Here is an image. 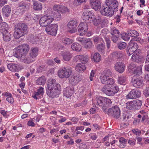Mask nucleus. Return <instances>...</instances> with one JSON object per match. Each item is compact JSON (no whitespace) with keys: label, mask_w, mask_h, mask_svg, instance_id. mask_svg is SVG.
I'll list each match as a JSON object with an SVG mask.
<instances>
[{"label":"nucleus","mask_w":149,"mask_h":149,"mask_svg":"<svg viewBox=\"0 0 149 149\" xmlns=\"http://www.w3.org/2000/svg\"><path fill=\"white\" fill-rule=\"evenodd\" d=\"M132 131L136 135H137L138 136H139L141 134V131L138 130V129L136 130L133 129L132 130Z\"/></svg>","instance_id":"obj_58"},{"label":"nucleus","mask_w":149,"mask_h":149,"mask_svg":"<svg viewBox=\"0 0 149 149\" xmlns=\"http://www.w3.org/2000/svg\"><path fill=\"white\" fill-rule=\"evenodd\" d=\"M93 22L94 24L97 26L101 22H102V20L101 19H96L95 17V19L93 20H91Z\"/></svg>","instance_id":"obj_53"},{"label":"nucleus","mask_w":149,"mask_h":149,"mask_svg":"<svg viewBox=\"0 0 149 149\" xmlns=\"http://www.w3.org/2000/svg\"><path fill=\"white\" fill-rule=\"evenodd\" d=\"M75 60L76 62L79 60L82 62V64L86 63L88 60V56L85 55H79L76 56L74 57Z\"/></svg>","instance_id":"obj_22"},{"label":"nucleus","mask_w":149,"mask_h":149,"mask_svg":"<svg viewBox=\"0 0 149 149\" xmlns=\"http://www.w3.org/2000/svg\"><path fill=\"white\" fill-rule=\"evenodd\" d=\"M118 48L120 50L124 49L127 46L126 43L124 42H120L117 44Z\"/></svg>","instance_id":"obj_50"},{"label":"nucleus","mask_w":149,"mask_h":149,"mask_svg":"<svg viewBox=\"0 0 149 149\" xmlns=\"http://www.w3.org/2000/svg\"><path fill=\"white\" fill-rule=\"evenodd\" d=\"M6 100L10 103H13V99L12 96L8 97L6 98Z\"/></svg>","instance_id":"obj_63"},{"label":"nucleus","mask_w":149,"mask_h":149,"mask_svg":"<svg viewBox=\"0 0 149 149\" xmlns=\"http://www.w3.org/2000/svg\"><path fill=\"white\" fill-rule=\"evenodd\" d=\"M141 94V92L139 91L132 90L126 95V98L127 99H136L139 97Z\"/></svg>","instance_id":"obj_17"},{"label":"nucleus","mask_w":149,"mask_h":149,"mask_svg":"<svg viewBox=\"0 0 149 149\" xmlns=\"http://www.w3.org/2000/svg\"><path fill=\"white\" fill-rule=\"evenodd\" d=\"M35 60L33 58H32V57L31 56H26L22 60V61L26 63H30L32 62Z\"/></svg>","instance_id":"obj_42"},{"label":"nucleus","mask_w":149,"mask_h":149,"mask_svg":"<svg viewBox=\"0 0 149 149\" xmlns=\"http://www.w3.org/2000/svg\"><path fill=\"white\" fill-rule=\"evenodd\" d=\"M38 50L37 48H32L29 53V56L35 60L36 57L38 54Z\"/></svg>","instance_id":"obj_30"},{"label":"nucleus","mask_w":149,"mask_h":149,"mask_svg":"<svg viewBox=\"0 0 149 149\" xmlns=\"http://www.w3.org/2000/svg\"><path fill=\"white\" fill-rule=\"evenodd\" d=\"M93 58L95 62H98L101 60V56L98 53H96L94 54Z\"/></svg>","instance_id":"obj_49"},{"label":"nucleus","mask_w":149,"mask_h":149,"mask_svg":"<svg viewBox=\"0 0 149 149\" xmlns=\"http://www.w3.org/2000/svg\"><path fill=\"white\" fill-rule=\"evenodd\" d=\"M120 17L121 16L119 15H117L114 17V19H116V22L118 23L120 22Z\"/></svg>","instance_id":"obj_62"},{"label":"nucleus","mask_w":149,"mask_h":149,"mask_svg":"<svg viewBox=\"0 0 149 149\" xmlns=\"http://www.w3.org/2000/svg\"><path fill=\"white\" fill-rule=\"evenodd\" d=\"M50 13V16L52 15L53 21L55 19L57 21L60 20L61 18V16L60 13L57 10H55V12H51Z\"/></svg>","instance_id":"obj_29"},{"label":"nucleus","mask_w":149,"mask_h":149,"mask_svg":"<svg viewBox=\"0 0 149 149\" xmlns=\"http://www.w3.org/2000/svg\"><path fill=\"white\" fill-rule=\"evenodd\" d=\"M43 92V88L42 87H40L37 90V91L34 93L32 97L35 99H38L40 98V95H42Z\"/></svg>","instance_id":"obj_25"},{"label":"nucleus","mask_w":149,"mask_h":149,"mask_svg":"<svg viewBox=\"0 0 149 149\" xmlns=\"http://www.w3.org/2000/svg\"><path fill=\"white\" fill-rule=\"evenodd\" d=\"M7 3V0H0V6H2Z\"/></svg>","instance_id":"obj_64"},{"label":"nucleus","mask_w":149,"mask_h":149,"mask_svg":"<svg viewBox=\"0 0 149 149\" xmlns=\"http://www.w3.org/2000/svg\"><path fill=\"white\" fill-rule=\"evenodd\" d=\"M77 25V21L75 20H71L68 22L67 26L69 29H76Z\"/></svg>","instance_id":"obj_32"},{"label":"nucleus","mask_w":149,"mask_h":149,"mask_svg":"<svg viewBox=\"0 0 149 149\" xmlns=\"http://www.w3.org/2000/svg\"><path fill=\"white\" fill-rule=\"evenodd\" d=\"M47 89L46 91L47 95L50 97H57L61 93V86L56 82L54 79H49L47 82Z\"/></svg>","instance_id":"obj_1"},{"label":"nucleus","mask_w":149,"mask_h":149,"mask_svg":"<svg viewBox=\"0 0 149 149\" xmlns=\"http://www.w3.org/2000/svg\"><path fill=\"white\" fill-rule=\"evenodd\" d=\"M58 25L56 24H52L46 27L45 31L48 34L55 36L58 30Z\"/></svg>","instance_id":"obj_13"},{"label":"nucleus","mask_w":149,"mask_h":149,"mask_svg":"<svg viewBox=\"0 0 149 149\" xmlns=\"http://www.w3.org/2000/svg\"><path fill=\"white\" fill-rule=\"evenodd\" d=\"M95 101V102L96 103L97 105L100 107L103 106H109L112 103L110 99L101 96L97 97Z\"/></svg>","instance_id":"obj_8"},{"label":"nucleus","mask_w":149,"mask_h":149,"mask_svg":"<svg viewBox=\"0 0 149 149\" xmlns=\"http://www.w3.org/2000/svg\"><path fill=\"white\" fill-rule=\"evenodd\" d=\"M62 42L64 44L70 45L73 42V40L67 38H63L62 40Z\"/></svg>","instance_id":"obj_43"},{"label":"nucleus","mask_w":149,"mask_h":149,"mask_svg":"<svg viewBox=\"0 0 149 149\" xmlns=\"http://www.w3.org/2000/svg\"><path fill=\"white\" fill-rule=\"evenodd\" d=\"M120 114V109L117 106H115L108 110L107 114L116 119H118L119 117Z\"/></svg>","instance_id":"obj_12"},{"label":"nucleus","mask_w":149,"mask_h":149,"mask_svg":"<svg viewBox=\"0 0 149 149\" xmlns=\"http://www.w3.org/2000/svg\"><path fill=\"white\" fill-rule=\"evenodd\" d=\"M126 77L124 76H122L118 77V82L121 85H125L126 83Z\"/></svg>","instance_id":"obj_46"},{"label":"nucleus","mask_w":149,"mask_h":149,"mask_svg":"<svg viewBox=\"0 0 149 149\" xmlns=\"http://www.w3.org/2000/svg\"><path fill=\"white\" fill-rule=\"evenodd\" d=\"M86 0H74V3L80 5L82 3L86 2Z\"/></svg>","instance_id":"obj_56"},{"label":"nucleus","mask_w":149,"mask_h":149,"mask_svg":"<svg viewBox=\"0 0 149 149\" xmlns=\"http://www.w3.org/2000/svg\"><path fill=\"white\" fill-rule=\"evenodd\" d=\"M142 101L139 100H135L127 102L126 103V107L127 109L137 110L141 108Z\"/></svg>","instance_id":"obj_6"},{"label":"nucleus","mask_w":149,"mask_h":149,"mask_svg":"<svg viewBox=\"0 0 149 149\" xmlns=\"http://www.w3.org/2000/svg\"><path fill=\"white\" fill-rule=\"evenodd\" d=\"M28 40L32 44H35L38 40V38L37 36H34L33 35H29L28 37Z\"/></svg>","instance_id":"obj_35"},{"label":"nucleus","mask_w":149,"mask_h":149,"mask_svg":"<svg viewBox=\"0 0 149 149\" xmlns=\"http://www.w3.org/2000/svg\"><path fill=\"white\" fill-rule=\"evenodd\" d=\"M90 3L92 8L96 10H99L101 7V2L99 0H90Z\"/></svg>","instance_id":"obj_20"},{"label":"nucleus","mask_w":149,"mask_h":149,"mask_svg":"<svg viewBox=\"0 0 149 149\" xmlns=\"http://www.w3.org/2000/svg\"><path fill=\"white\" fill-rule=\"evenodd\" d=\"M112 57L114 58H119L122 57L123 54L120 51L114 52L112 54Z\"/></svg>","instance_id":"obj_45"},{"label":"nucleus","mask_w":149,"mask_h":149,"mask_svg":"<svg viewBox=\"0 0 149 149\" xmlns=\"http://www.w3.org/2000/svg\"><path fill=\"white\" fill-rule=\"evenodd\" d=\"M123 114V118L124 121H129L132 118L131 114L128 113L126 111H124Z\"/></svg>","instance_id":"obj_34"},{"label":"nucleus","mask_w":149,"mask_h":149,"mask_svg":"<svg viewBox=\"0 0 149 149\" xmlns=\"http://www.w3.org/2000/svg\"><path fill=\"white\" fill-rule=\"evenodd\" d=\"M73 91V88L72 87H66L63 90V95L67 98L69 97L72 95Z\"/></svg>","instance_id":"obj_27"},{"label":"nucleus","mask_w":149,"mask_h":149,"mask_svg":"<svg viewBox=\"0 0 149 149\" xmlns=\"http://www.w3.org/2000/svg\"><path fill=\"white\" fill-rule=\"evenodd\" d=\"M8 68L13 72H18L21 70L19 65L13 63H10L8 65Z\"/></svg>","instance_id":"obj_26"},{"label":"nucleus","mask_w":149,"mask_h":149,"mask_svg":"<svg viewBox=\"0 0 149 149\" xmlns=\"http://www.w3.org/2000/svg\"><path fill=\"white\" fill-rule=\"evenodd\" d=\"M93 40L96 43L100 42V44H101L103 42L102 38L99 37H94L93 38Z\"/></svg>","instance_id":"obj_52"},{"label":"nucleus","mask_w":149,"mask_h":149,"mask_svg":"<svg viewBox=\"0 0 149 149\" xmlns=\"http://www.w3.org/2000/svg\"><path fill=\"white\" fill-rule=\"evenodd\" d=\"M128 125L129 124L128 123H122L120 125V127L122 129L125 128L128 126Z\"/></svg>","instance_id":"obj_60"},{"label":"nucleus","mask_w":149,"mask_h":149,"mask_svg":"<svg viewBox=\"0 0 149 149\" xmlns=\"http://www.w3.org/2000/svg\"><path fill=\"white\" fill-rule=\"evenodd\" d=\"M110 33L111 39L114 43H116L122 38L125 40H128L130 39L129 33L121 34L119 30L115 28H111Z\"/></svg>","instance_id":"obj_3"},{"label":"nucleus","mask_w":149,"mask_h":149,"mask_svg":"<svg viewBox=\"0 0 149 149\" xmlns=\"http://www.w3.org/2000/svg\"><path fill=\"white\" fill-rule=\"evenodd\" d=\"M62 56L63 59L66 61H69L72 57L71 54L68 52H64Z\"/></svg>","instance_id":"obj_37"},{"label":"nucleus","mask_w":149,"mask_h":149,"mask_svg":"<svg viewBox=\"0 0 149 149\" xmlns=\"http://www.w3.org/2000/svg\"><path fill=\"white\" fill-rule=\"evenodd\" d=\"M106 7L104 6L100 11L101 13L107 16L111 17L114 12L118 10V3L116 0H108L106 3Z\"/></svg>","instance_id":"obj_2"},{"label":"nucleus","mask_w":149,"mask_h":149,"mask_svg":"<svg viewBox=\"0 0 149 149\" xmlns=\"http://www.w3.org/2000/svg\"><path fill=\"white\" fill-rule=\"evenodd\" d=\"M77 40L84 46V47L86 49L91 48L92 45V42L89 39L83 38H79Z\"/></svg>","instance_id":"obj_19"},{"label":"nucleus","mask_w":149,"mask_h":149,"mask_svg":"<svg viewBox=\"0 0 149 149\" xmlns=\"http://www.w3.org/2000/svg\"><path fill=\"white\" fill-rule=\"evenodd\" d=\"M11 10L10 7L9 5H6L3 7L2 11L4 15L8 17L10 13Z\"/></svg>","instance_id":"obj_28"},{"label":"nucleus","mask_w":149,"mask_h":149,"mask_svg":"<svg viewBox=\"0 0 149 149\" xmlns=\"http://www.w3.org/2000/svg\"><path fill=\"white\" fill-rule=\"evenodd\" d=\"M18 7L19 8L17 10V12L23 14L29 8V3L25 1H22L19 3Z\"/></svg>","instance_id":"obj_14"},{"label":"nucleus","mask_w":149,"mask_h":149,"mask_svg":"<svg viewBox=\"0 0 149 149\" xmlns=\"http://www.w3.org/2000/svg\"><path fill=\"white\" fill-rule=\"evenodd\" d=\"M128 33L131 37H137L139 35V33L137 31L135 30H130L128 31Z\"/></svg>","instance_id":"obj_48"},{"label":"nucleus","mask_w":149,"mask_h":149,"mask_svg":"<svg viewBox=\"0 0 149 149\" xmlns=\"http://www.w3.org/2000/svg\"><path fill=\"white\" fill-rule=\"evenodd\" d=\"M72 70L71 68H63L58 71V75L61 78H68L71 74Z\"/></svg>","instance_id":"obj_11"},{"label":"nucleus","mask_w":149,"mask_h":149,"mask_svg":"<svg viewBox=\"0 0 149 149\" xmlns=\"http://www.w3.org/2000/svg\"><path fill=\"white\" fill-rule=\"evenodd\" d=\"M50 16V13L42 17L39 21V24L42 27H46L50 24L53 21V17Z\"/></svg>","instance_id":"obj_9"},{"label":"nucleus","mask_w":149,"mask_h":149,"mask_svg":"<svg viewBox=\"0 0 149 149\" xmlns=\"http://www.w3.org/2000/svg\"><path fill=\"white\" fill-rule=\"evenodd\" d=\"M15 31L14 36L16 39L26 34L28 32L27 25L24 23H19L15 26Z\"/></svg>","instance_id":"obj_4"},{"label":"nucleus","mask_w":149,"mask_h":149,"mask_svg":"<svg viewBox=\"0 0 149 149\" xmlns=\"http://www.w3.org/2000/svg\"><path fill=\"white\" fill-rule=\"evenodd\" d=\"M105 40L106 42L107 48L109 49L110 46V44L111 43V40L109 38L107 37L105 38Z\"/></svg>","instance_id":"obj_55"},{"label":"nucleus","mask_w":149,"mask_h":149,"mask_svg":"<svg viewBox=\"0 0 149 149\" xmlns=\"http://www.w3.org/2000/svg\"><path fill=\"white\" fill-rule=\"evenodd\" d=\"M71 48L74 50L76 51H80L81 49L80 45L78 43H74L71 45Z\"/></svg>","instance_id":"obj_38"},{"label":"nucleus","mask_w":149,"mask_h":149,"mask_svg":"<svg viewBox=\"0 0 149 149\" xmlns=\"http://www.w3.org/2000/svg\"><path fill=\"white\" fill-rule=\"evenodd\" d=\"M33 4L34 10L38 11L42 9V6L41 3L38 1H35Z\"/></svg>","instance_id":"obj_36"},{"label":"nucleus","mask_w":149,"mask_h":149,"mask_svg":"<svg viewBox=\"0 0 149 149\" xmlns=\"http://www.w3.org/2000/svg\"><path fill=\"white\" fill-rule=\"evenodd\" d=\"M101 91L106 95L109 96H113L119 91V88L116 86L112 87L109 88L106 86H104Z\"/></svg>","instance_id":"obj_10"},{"label":"nucleus","mask_w":149,"mask_h":149,"mask_svg":"<svg viewBox=\"0 0 149 149\" xmlns=\"http://www.w3.org/2000/svg\"><path fill=\"white\" fill-rule=\"evenodd\" d=\"M142 71L138 72V74L134 75L132 79L133 86L137 88H140L143 86V79L141 76Z\"/></svg>","instance_id":"obj_7"},{"label":"nucleus","mask_w":149,"mask_h":149,"mask_svg":"<svg viewBox=\"0 0 149 149\" xmlns=\"http://www.w3.org/2000/svg\"><path fill=\"white\" fill-rule=\"evenodd\" d=\"M105 47L104 44L103 43H102L97 45V49L99 52L103 53L105 51Z\"/></svg>","instance_id":"obj_44"},{"label":"nucleus","mask_w":149,"mask_h":149,"mask_svg":"<svg viewBox=\"0 0 149 149\" xmlns=\"http://www.w3.org/2000/svg\"><path fill=\"white\" fill-rule=\"evenodd\" d=\"M3 39L5 41H9L11 38V36L9 33L6 32L3 33Z\"/></svg>","instance_id":"obj_41"},{"label":"nucleus","mask_w":149,"mask_h":149,"mask_svg":"<svg viewBox=\"0 0 149 149\" xmlns=\"http://www.w3.org/2000/svg\"><path fill=\"white\" fill-rule=\"evenodd\" d=\"M29 45L26 44L20 45L14 49L13 56L18 58H20L26 55L29 51Z\"/></svg>","instance_id":"obj_5"},{"label":"nucleus","mask_w":149,"mask_h":149,"mask_svg":"<svg viewBox=\"0 0 149 149\" xmlns=\"http://www.w3.org/2000/svg\"><path fill=\"white\" fill-rule=\"evenodd\" d=\"M119 141L120 143H123L124 144H125L126 142H127V140L123 137H121L119 139Z\"/></svg>","instance_id":"obj_61"},{"label":"nucleus","mask_w":149,"mask_h":149,"mask_svg":"<svg viewBox=\"0 0 149 149\" xmlns=\"http://www.w3.org/2000/svg\"><path fill=\"white\" fill-rule=\"evenodd\" d=\"M132 40L141 43L143 42V39L140 38H137V37H134L132 38Z\"/></svg>","instance_id":"obj_57"},{"label":"nucleus","mask_w":149,"mask_h":149,"mask_svg":"<svg viewBox=\"0 0 149 149\" xmlns=\"http://www.w3.org/2000/svg\"><path fill=\"white\" fill-rule=\"evenodd\" d=\"M46 80L45 77L44 76H42L36 80V83L38 85H43L45 84Z\"/></svg>","instance_id":"obj_33"},{"label":"nucleus","mask_w":149,"mask_h":149,"mask_svg":"<svg viewBox=\"0 0 149 149\" xmlns=\"http://www.w3.org/2000/svg\"><path fill=\"white\" fill-rule=\"evenodd\" d=\"M78 28H80V29H84V31L88 30V27L87 22L80 23L78 26Z\"/></svg>","instance_id":"obj_47"},{"label":"nucleus","mask_w":149,"mask_h":149,"mask_svg":"<svg viewBox=\"0 0 149 149\" xmlns=\"http://www.w3.org/2000/svg\"><path fill=\"white\" fill-rule=\"evenodd\" d=\"M84 30V29H80V28H78V31L80 36H83L86 33L87 30H85V31Z\"/></svg>","instance_id":"obj_54"},{"label":"nucleus","mask_w":149,"mask_h":149,"mask_svg":"<svg viewBox=\"0 0 149 149\" xmlns=\"http://www.w3.org/2000/svg\"><path fill=\"white\" fill-rule=\"evenodd\" d=\"M81 79L79 76L73 75L70 78L69 81L72 84L74 85L78 83Z\"/></svg>","instance_id":"obj_31"},{"label":"nucleus","mask_w":149,"mask_h":149,"mask_svg":"<svg viewBox=\"0 0 149 149\" xmlns=\"http://www.w3.org/2000/svg\"><path fill=\"white\" fill-rule=\"evenodd\" d=\"M144 94L146 96L149 97V86L146 88Z\"/></svg>","instance_id":"obj_59"},{"label":"nucleus","mask_w":149,"mask_h":149,"mask_svg":"<svg viewBox=\"0 0 149 149\" xmlns=\"http://www.w3.org/2000/svg\"><path fill=\"white\" fill-rule=\"evenodd\" d=\"M8 25L5 22H0V31L1 32L4 31H7L8 29Z\"/></svg>","instance_id":"obj_40"},{"label":"nucleus","mask_w":149,"mask_h":149,"mask_svg":"<svg viewBox=\"0 0 149 149\" xmlns=\"http://www.w3.org/2000/svg\"><path fill=\"white\" fill-rule=\"evenodd\" d=\"M128 68L130 69L134 74H138V72L139 70L141 71V68L140 67H136V65L134 63H131L128 66Z\"/></svg>","instance_id":"obj_23"},{"label":"nucleus","mask_w":149,"mask_h":149,"mask_svg":"<svg viewBox=\"0 0 149 149\" xmlns=\"http://www.w3.org/2000/svg\"><path fill=\"white\" fill-rule=\"evenodd\" d=\"M82 18L83 20L90 22L95 19V16L92 12L88 10H86L83 13Z\"/></svg>","instance_id":"obj_15"},{"label":"nucleus","mask_w":149,"mask_h":149,"mask_svg":"<svg viewBox=\"0 0 149 149\" xmlns=\"http://www.w3.org/2000/svg\"><path fill=\"white\" fill-rule=\"evenodd\" d=\"M75 68L77 71L79 72L84 71L86 69L84 64L81 63H79L77 65Z\"/></svg>","instance_id":"obj_39"},{"label":"nucleus","mask_w":149,"mask_h":149,"mask_svg":"<svg viewBox=\"0 0 149 149\" xmlns=\"http://www.w3.org/2000/svg\"><path fill=\"white\" fill-rule=\"evenodd\" d=\"M125 66L123 63L120 62H117L115 64V70L120 73H123L125 70Z\"/></svg>","instance_id":"obj_24"},{"label":"nucleus","mask_w":149,"mask_h":149,"mask_svg":"<svg viewBox=\"0 0 149 149\" xmlns=\"http://www.w3.org/2000/svg\"><path fill=\"white\" fill-rule=\"evenodd\" d=\"M53 9L55 10H57L62 14L69 12L68 8L62 5H56L54 6Z\"/></svg>","instance_id":"obj_21"},{"label":"nucleus","mask_w":149,"mask_h":149,"mask_svg":"<svg viewBox=\"0 0 149 149\" xmlns=\"http://www.w3.org/2000/svg\"><path fill=\"white\" fill-rule=\"evenodd\" d=\"M100 79L101 83L104 84L113 85L115 82L113 78L102 74L100 76Z\"/></svg>","instance_id":"obj_16"},{"label":"nucleus","mask_w":149,"mask_h":149,"mask_svg":"<svg viewBox=\"0 0 149 149\" xmlns=\"http://www.w3.org/2000/svg\"><path fill=\"white\" fill-rule=\"evenodd\" d=\"M138 46L137 44L134 42H133L132 40L130 41L128 46V51L127 54L128 56H130L133 54L134 52L135 51L136 49H137Z\"/></svg>","instance_id":"obj_18"},{"label":"nucleus","mask_w":149,"mask_h":149,"mask_svg":"<svg viewBox=\"0 0 149 149\" xmlns=\"http://www.w3.org/2000/svg\"><path fill=\"white\" fill-rule=\"evenodd\" d=\"M112 72L111 70L109 69H106L103 72L102 74L107 76V77H110L112 75Z\"/></svg>","instance_id":"obj_51"}]
</instances>
